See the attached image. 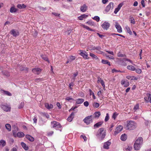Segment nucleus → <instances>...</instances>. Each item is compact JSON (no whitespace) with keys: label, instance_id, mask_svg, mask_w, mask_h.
Instances as JSON below:
<instances>
[{"label":"nucleus","instance_id":"34","mask_svg":"<svg viewBox=\"0 0 151 151\" xmlns=\"http://www.w3.org/2000/svg\"><path fill=\"white\" fill-rule=\"evenodd\" d=\"M21 145L22 147L25 149V150H28V147L26 146V144L23 142H22L21 143Z\"/></svg>","mask_w":151,"mask_h":151},{"label":"nucleus","instance_id":"8","mask_svg":"<svg viewBox=\"0 0 151 151\" xmlns=\"http://www.w3.org/2000/svg\"><path fill=\"white\" fill-rule=\"evenodd\" d=\"M1 107L6 112L10 111L11 108L9 106L5 105H2L1 106Z\"/></svg>","mask_w":151,"mask_h":151},{"label":"nucleus","instance_id":"53","mask_svg":"<svg viewBox=\"0 0 151 151\" xmlns=\"http://www.w3.org/2000/svg\"><path fill=\"white\" fill-rule=\"evenodd\" d=\"M124 61H128L129 62H130L131 64H133V62L132 61L130 60L129 59H127V58H124Z\"/></svg>","mask_w":151,"mask_h":151},{"label":"nucleus","instance_id":"28","mask_svg":"<svg viewBox=\"0 0 151 151\" xmlns=\"http://www.w3.org/2000/svg\"><path fill=\"white\" fill-rule=\"evenodd\" d=\"M6 145V141L3 140L1 139L0 141V147H4Z\"/></svg>","mask_w":151,"mask_h":151},{"label":"nucleus","instance_id":"29","mask_svg":"<svg viewBox=\"0 0 151 151\" xmlns=\"http://www.w3.org/2000/svg\"><path fill=\"white\" fill-rule=\"evenodd\" d=\"M88 16V15L83 14L78 17V19L80 20H83L84 18H86Z\"/></svg>","mask_w":151,"mask_h":151},{"label":"nucleus","instance_id":"20","mask_svg":"<svg viewBox=\"0 0 151 151\" xmlns=\"http://www.w3.org/2000/svg\"><path fill=\"white\" fill-rule=\"evenodd\" d=\"M98 83H100L101 84L102 86L103 87H105V85L104 84V81L101 79L99 77L98 78Z\"/></svg>","mask_w":151,"mask_h":151},{"label":"nucleus","instance_id":"6","mask_svg":"<svg viewBox=\"0 0 151 151\" xmlns=\"http://www.w3.org/2000/svg\"><path fill=\"white\" fill-rule=\"evenodd\" d=\"M51 124L52 125L53 128H61V126L59 122L53 121L51 122Z\"/></svg>","mask_w":151,"mask_h":151},{"label":"nucleus","instance_id":"64","mask_svg":"<svg viewBox=\"0 0 151 151\" xmlns=\"http://www.w3.org/2000/svg\"><path fill=\"white\" fill-rule=\"evenodd\" d=\"M141 4L142 6L143 7H144L145 6V4L144 2V0H142L141 1Z\"/></svg>","mask_w":151,"mask_h":151},{"label":"nucleus","instance_id":"41","mask_svg":"<svg viewBox=\"0 0 151 151\" xmlns=\"http://www.w3.org/2000/svg\"><path fill=\"white\" fill-rule=\"evenodd\" d=\"M5 127L9 131H10L11 130V127L10 124H6L5 125Z\"/></svg>","mask_w":151,"mask_h":151},{"label":"nucleus","instance_id":"35","mask_svg":"<svg viewBox=\"0 0 151 151\" xmlns=\"http://www.w3.org/2000/svg\"><path fill=\"white\" fill-rule=\"evenodd\" d=\"M81 26L83 28H85L86 29H87V30H88L89 31H94V30L90 29L87 26H86L84 24H82L81 25Z\"/></svg>","mask_w":151,"mask_h":151},{"label":"nucleus","instance_id":"30","mask_svg":"<svg viewBox=\"0 0 151 151\" xmlns=\"http://www.w3.org/2000/svg\"><path fill=\"white\" fill-rule=\"evenodd\" d=\"M101 115V113L99 111H96L93 114L94 117L95 118H99Z\"/></svg>","mask_w":151,"mask_h":151},{"label":"nucleus","instance_id":"54","mask_svg":"<svg viewBox=\"0 0 151 151\" xmlns=\"http://www.w3.org/2000/svg\"><path fill=\"white\" fill-rule=\"evenodd\" d=\"M74 85V83H71L69 84V87L70 89L72 90V87Z\"/></svg>","mask_w":151,"mask_h":151},{"label":"nucleus","instance_id":"12","mask_svg":"<svg viewBox=\"0 0 151 151\" xmlns=\"http://www.w3.org/2000/svg\"><path fill=\"white\" fill-rule=\"evenodd\" d=\"M18 129L17 127H16L15 126H13L12 127V132L13 135L15 137H17V133L18 131Z\"/></svg>","mask_w":151,"mask_h":151},{"label":"nucleus","instance_id":"48","mask_svg":"<svg viewBox=\"0 0 151 151\" xmlns=\"http://www.w3.org/2000/svg\"><path fill=\"white\" fill-rule=\"evenodd\" d=\"M93 106L95 108H98L99 106V103L95 102L93 104Z\"/></svg>","mask_w":151,"mask_h":151},{"label":"nucleus","instance_id":"26","mask_svg":"<svg viewBox=\"0 0 151 151\" xmlns=\"http://www.w3.org/2000/svg\"><path fill=\"white\" fill-rule=\"evenodd\" d=\"M24 136V133L21 132H18L17 134V137H18L19 138L22 137Z\"/></svg>","mask_w":151,"mask_h":151},{"label":"nucleus","instance_id":"62","mask_svg":"<svg viewBox=\"0 0 151 151\" xmlns=\"http://www.w3.org/2000/svg\"><path fill=\"white\" fill-rule=\"evenodd\" d=\"M139 109V104H137L134 107V109L137 110Z\"/></svg>","mask_w":151,"mask_h":151},{"label":"nucleus","instance_id":"23","mask_svg":"<svg viewBox=\"0 0 151 151\" xmlns=\"http://www.w3.org/2000/svg\"><path fill=\"white\" fill-rule=\"evenodd\" d=\"M25 137L31 142H33L34 140V138L29 135H26L25 136Z\"/></svg>","mask_w":151,"mask_h":151},{"label":"nucleus","instance_id":"11","mask_svg":"<svg viewBox=\"0 0 151 151\" xmlns=\"http://www.w3.org/2000/svg\"><path fill=\"white\" fill-rule=\"evenodd\" d=\"M123 127L121 125H119L116 128L115 132H114V134L116 135L118 133H119L123 129Z\"/></svg>","mask_w":151,"mask_h":151},{"label":"nucleus","instance_id":"39","mask_svg":"<svg viewBox=\"0 0 151 151\" xmlns=\"http://www.w3.org/2000/svg\"><path fill=\"white\" fill-rule=\"evenodd\" d=\"M126 29L127 32L129 33L130 35H132V32L129 27L127 26L126 27Z\"/></svg>","mask_w":151,"mask_h":151},{"label":"nucleus","instance_id":"4","mask_svg":"<svg viewBox=\"0 0 151 151\" xmlns=\"http://www.w3.org/2000/svg\"><path fill=\"white\" fill-rule=\"evenodd\" d=\"M92 115L88 116L86 117L83 119V121L87 124H89L90 123H92L93 122V119L92 118Z\"/></svg>","mask_w":151,"mask_h":151},{"label":"nucleus","instance_id":"1","mask_svg":"<svg viewBox=\"0 0 151 151\" xmlns=\"http://www.w3.org/2000/svg\"><path fill=\"white\" fill-rule=\"evenodd\" d=\"M143 139L141 137H138L136 140L134 145V149L136 150H139L143 144Z\"/></svg>","mask_w":151,"mask_h":151},{"label":"nucleus","instance_id":"42","mask_svg":"<svg viewBox=\"0 0 151 151\" xmlns=\"http://www.w3.org/2000/svg\"><path fill=\"white\" fill-rule=\"evenodd\" d=\"M86 23L88 24L90 26H94L95 23L91 21H89L86 22Z\"/></svg>","mask_w":151,"mask_h":151},{"label":"nucleus","instance_id":"33","mask_svg":"<svg viewBox=\"0 0 151 151\" xmlns=\"http://www.w3.org/2000/svg\"><path fill=\"white\" fill-rule=\"evenodd\" d=\"M17 7L19 9H22V8H24L26 7V5H24V4H18L17 5Z\"/></svg>","mask_w":151,"mask_h":151},{"label":"nucleus","instance_id":"3","mask_svg":"<svg viewBox=\"0 0 151 151\" xmlns=\"http://www.w3.org/2000/svg\"><path fill=\"white\" fill-rule=\"evenodd\" d=\"M104 129L103 128H101L98 130L96 136L98 137L101 138V140H103L105 137L106 135V132L104 131Z\"/></svg>","mask_w":151,"mask_h":151},{"label":"nucleus","instance_id":"60","mask_svg":"<svg viewBox=\"0 0 151 151\" xmlns=\"http://www.w3.org/2000/svg\"><path fill=\"white\" fill-rule=\"evenodd\" d=\"M81 138H82L84 140V141H86L87 140V138L86 136H83V135H81L80 137Z\"/></svg>","mask_w":151,"mask_h":151},{"label":"nucleus","instance_id":"40","mask_svg":"<svg viewBox=\"0 0 151 151\" xmlns=\"http://www.w3.org/2000/svg\"><path fill=\"white\" fill-rule=\"evenodd\" d=\"M17 9L14 7H12L10 9V12L11 13L15 12L17 11Z\"/></svg>","mask_w":151,"mask_h":151},{"label":"nucleus","instance_id":"63","mask_svg":"<svg viewBox=\"0 0 151 151\" xmlns=\"http://www.w3.org/2000/svg\"><path fill=\"white\" fill-rule=\"evenodd\" d=\"M54 132L52 131L49 132L47 133V135L49 136H51L53 133Z\"/></svg>","mask_w":151,"mask_h":151},{"label":"nucleus","instance_id":"18","mask_svg":"<svg viewBox=\"0 0 151 151\" xmlns=\"http://www.w3.org/2000/svg\"><path fill=\"white\" fill-rule=\"evenodd\" d=\"M87 6L85 4H84L81 6L80 10L82 12H85L87 10Z\"/></svg>","mask_w":151,"mask_h":151},{"label":"nucleus","instance_id":"36","mask_svg":"<svg viewBox=\"0 0 151 151\" xmlns=\"http://www.w3.org/2000/svg\"><path fill=\"white\" fill-rule=\"evenodd\" d=\"M2 74L4 76L9 77L10 76L9 73L6 71H2Z\"/></svg>","mask_w":151,"mask_h":151},{"label":"nucleus","instance_id":"56","mask_svg":"<svg viewBox=\"0 0 151 151\" xmlns=\"http://www.w3.org/2000/svg\"><path fill=\"white\" fill-rule=\"evenodd\" d=\"M42 81V79L40 78H36L35 80V81L36 82H39Z\"/></svg>","mask_w":151,"mask_h":151},{"label":"nucleus","instance_id":"58","mask_svg":"<svg viewBox=\"0 0 151 151\" xmlns=\"http://www.w3.org/2000/svg\"><path fill=\"white\" fill-rule=\"evenodd\" d=\"M123 4L122 3H120L119 4V5L117 7V8H118V9H119V10L120 9L121 7L122 6H123Z\"/></svg>","mask_w":151,"mask_h":151},{"label":"nucleus","instance_id":"37","mask_svg":"<svg viewBox=\"0 0 151 151\" xmlns=\"http://www.w3.org/2000/svg\"><path fill=\"white\" fill-rule=\"evenodd\" d=\"M41 57L43 59L46 61H47L49 63V61L48 60V59L46 55H41Z\"/></svg>","mask_w":151,"mask_h":151},{"label":"nucleus","instance_id":"24","mask_svg":"<svg viewBox=\"0 0 151 151\" xmlns=\"http://www.w3.org/2000/svg\"><path fill=\"white\" fill-rule=\"evenodd\" d=\"M127 68V69L132 71H134L135 70V68L132 65H128Z\"/></svg>","mask_w":151,"mask_h":151},{"label":"nucleus","instance_id":"27","mask_svg":"<svg viewBox=\"0 0 151 151\" xmlns=\"http://www.w3.org/2000/svg\"><path fill=\"white\" fill-rule=\"evenodd\" d=\"M127 138V135L126 134H124L122 135L121 137V139L123 141H125Z\"/></svg>","mask_w":151,"mask_h":151},{"label":"nucleus","instance_id":"55","mask_svg":"<svg viewBox=\"0 0 151 151\" xmlns=\"http://www.w3.org/2000/svg\"><path fill=\"white\" fill-rule=\"evenodd\" d=\"M112 72L113 73H114L115 72H121V71L120 70H116L115 68H114L112 70Z\"/></svg>","mask_w":151,"mask_h":151},{"label":"nucleus","instance_id":"9","mask_svg":"<svg viewBox=\"0 0 151 151\" xmlns=\"http://www.w3.org/2000/svg\"><path fill=\"white\" fill-rule=\"evenodd\" d=\"M101 26L103 29L107 30L109 27L110 24L108 22H105L102 24Z\"/></svg>","mask_w":151,"mask_h":151},{"label":"nucleus","instance_id":"14","mask_svg":"<svg viewBox=\"0 0 151 151\" xmlns=\"http://www.w3.org/2000/svg\"><path fill=\"white\" fill-rule=\"evenodd\" d=\"M111 143L109 141L105 142L104 143L103 147L104 148L108 149H109V146L111 145Z\"/></svg>","mask_w":151,"mask_h":151},{"label":"nucleus","instance_id":"22","mask_svg":"<svg viewBox=\"0 0 151 151\" xmlns=\"http://www.w3.org/2000/svg\"><path fill=\"white\" fill-rule=\"evenodd\" d=\"M74 113L72 112L70 116L68 118V120L70 122L72 121V119L74 117Z\"/></svg>","mask_w":151,"mask_h":151},{"label":"nucleus","instance_id":"49","mask_svg":"<svg viewBox=\"0 0 151 151\" xmlns=\"http://www.w3.org/2000/svg\"><path fill=\"white\" fill-rule=\"evenodd\" d=\"M118 114H117L116 112H114L112 116V118L114 119H115L117 116L118 115Z\"/></svg>","mask_w":151,"mask_h":151},{"label":"nucleus","instance_id":"50","mask_svg":"<svg viewBox=\"0 0 151 151\" xmlns=\"http://www.w3.org/2000/svg\"><path fill=\"white\" fill-rule=\"evenodd\" d=\"M42 115L44 116H45L47 118H48L49 117V115L48 114L45 113H42Z\"/></svg>","mask_w":151,"mask_h":151},{"label":"nucleus","instance_id":"7","mask_svg":"<svg viewBox=\"0 0 151 151\" xmlns=\"http://www.w3.org/2000/svg\"><path fill=\"white\" fill-rule=\"evenodd\" d=\"M42 70V69L40 68H35L33 69L32 70V72L35 74L37 75L40 74Z\"/></svg>","mask_w":151,"mask_h":151},{"label":"nucleus","instance_id":"44","mask_svg":"<svg viewBox=\"0 0 151 151\" xmlns=\"http://www.w3.org/2000/svg\"><path fill=\"white\" fill-rule=\"evenodd\" d=\"M134 71H135L136 73L138 74H140L142 72V70L138 68H135V70Z\"/></svg>","mask_w":151,"mask_h":151},{"label":"nucleus","instance_id":"61","mask_svg":"<svg viewBox=\"0 0 151 151\" xmlns=\"http://www.w3.org/2000/svg\"><path fill=\"white\" fill-rule=\"evenodd\" d=\"M106 56L110 59H113V60L114 59V57L112 56H110L109 55H108Z\"/></svg>","mask_w":151,"mask_h":151},{"label":"nucleus","instance_id":"43","mask_svg":"<svg viewBox=\"0 0 151 151\" xmlns=\"http://www.w3.org/2000/svg\"><path fill=\"white\" fill-rule=\"evenodd\" d=\"M1 92L2 93H3L5 94H11V93H10L7 91H5L1 90Z\"/></svg>","mask_w":151,"mask_h":151},{"label":"nucleus","instance_id":"5","mask_svg":"<svg viewBox=\"0 0 151 151\" xmlns=\"http://www.w3.org/2000/svg\"><path fill=\"white\" fill-rule=\"evenodd\" d=\"M78 52H80L79 54L81 56H82L83 58L85 59H88V53L86 51L81 50H80L78 51Z\"/></svg>","mask_w":151,"mask_h":151},{"label":"nucleus","instance_id":"32","mask_svg":"<svg viewBox=\"0 0 151 151\" xmlns=\"http://www.w3.org/2000/svg\"><path fill=\"white\" fill-rule=\"evenodd\" d=\"M45 106L46 108L48 109H50L53 107V106L52 104H50L47 103H46L45 104Z\"/></svg>","mask_w":151,"mask_h":151},{"label":"nucleus","instance_id":"45","mask_svg":"<svg viewBox=\"0 0 151 151\" xmlns=\"http://www.w3.org/2000/svg\"><path fill=\"white\" fill-rule=\"evenodd\" d=\"M93 19L96 21L97 22H99L100 20L99 17L98 16H96L93 18Z\"/></svg>","mask_w":151,"mask_h":151},{"label":"nucleus","instance_id":"31","mask_svg":"<svg viewBox=\"0 0 151 151\" xmlns=\"http://www.w3.org/2000/svg\"><path fill=\"white\" fill-rule=\"evenodd\" d=\"M76 104H80L82 103L84 101V100L82 99H79L76 100Z\"/></svg>","mask_w":151,"mask_h":151},{"label":"nucleus","instance_id":"51","mask_svg":"<svg viewBox=\"0 0 151 151\" xmlns=\"http://www.w3.org/2000/svg\"><path fill=\"white\" fill-rule=\"evenodd\" d=\"M78 73L77 72L76 73H74L73 75L72 78L74 80L76 78V76L78 75Z\"/></svg>","mask_w":151,"mask_h":151},{"label":"nucleus","instance_id":"2","mask_svg":"<svg viewBox=\"0 0 151 151\" xmlns=\"http://www.w3.org/2000/svg\"><path fill=\"white\" fill-rule=\"evenodd\" d=\"M137 127V124L132 121H127L126 128L127 129L131 130H133L136 128Z\"/></svg>","mask_w":151,"mask_h":151},{"label":"nucleus","instance_id":"16","mask_svg":"<svg viewBox=\"0 0 151 151\" xmlns=\"http://www.w3.org/2000/svg\"><path fill=\"white\" fill-rule=\"evenodd\" d=\"M113 2H110L108 5L106 7L105 10L107 12H108L111 8V6H113Z\"/></svg>","mask_w":151,"mask_h":151},{"label":"nucleus","instance_id":"15","mask_svg":"<svg viewBox=\"0 0 151 151\" xmlns=\"http://www.w3.org/2000/svg\"><path fill=\"white\" fill-rule=\"evenodd\" d=\"M126 78L130 80H137L138 79V78L134 76H126Z\"/></svg>","mask_w":151,"mask_h":151},{"label":"nucleus","instance_id":"46","mask_svg":"<svg viewBox=\"0 0 151 151\" xmlns=\"http://www.w3.org/2000/svg\"><path fill=\"white\" fill-rule=\"evenodd\" d=\"M70 59L69 61L70 62H71L73 60H74L76 58V57L75 56H69Z\"/></svg>","mask_w":151,"mask_h":151},{"label":"nucleus","instance_id":"57","mask_svg":"<svg viewBox=\"0 0 151 151\" xmlns=\"http://www.w3.org/2000/svg\"><path fill=\"white\" fill-rule=\"evenodd\" d=\"M93 49H96V50H98L97 51H96V52L97 53H99V52H100V51L99 50H100L101 49V47H96V48H94Z\"/></svg>","mask_w":151,"mask_h":151},{"label":"nucleus","instance_id":"21","mask_svg":"<svg viewBox=\"0 0 151 151\" xmlns=\"http://www.w3.org/2000/svg\"><path fill=\"white\" fill-rule=\"evenodd\" d=\"M144 99L147 102L151 103V95H147V96L144 97Z\"/></svg>","mask_w":151,"mask_h":151},{"label":"nucleus","instance_id":"17","mask_svg":"<svg viewBox=\"0 0 151 151\" xmlns=\"http://www.w3.org/2000/svg\"><path fill=\"white\" fill-rule=\"evenodd\" d=\"M121 84L122 85H124V86L127 87L129 85V83L127 81H126L124 80H122L121 82Z\"/></svg>","mask_w":151,"mask_h":151},{"label":"nucleus","instance_id":"52","mask_svg":"<svg viewBox=\"0 0 151 151\" xmlns=\"http://www.w3.org/2000/svg\"><path fill=\"white\" fill-rule=\"evenodd\" d=\"M109 119V116L108 113H107L106 116L105 118V121L106 122Z\"/></svg>","mask_w":151,"mask_h":151},{"label":"nucleus","instance_id":"25","mask_svg":"<svg viewBox=\"0 0 151 151\" xmlns=\"http://www.w3.org/2000/svg\"><path fill=\"white\" fill-rule=\"evenodd\" d=\"M90 55L91 57L93 58V59H95L96 60H97V61H99V59L97 57L96 55H95L94 54H93L92 53H90Z\"/></svg>","mask_w":151,"mask_h":151},{"label":"nucleus","instance_id":"59","mask_svg":"<svg viewBox=\"0 0 151 151\" xmlns=\"http://www.w3.org/2000/svg\"><path fill=\"white\" fill-rule=\"evenodd\" d=\"M83 104L86 107L88 106L89 105V103L87 101H86L84 102Z\"/></svg>","mask_w":151,"mask_h":151},{"label":"nucleus","instance_id":"10","mask_svg":"<svg viewBox=\"0 0 151 151\" xmlns=\"http://www.w3.org/2000/svg\"><path fill=\"white\" fill-rule=\"evenodd\" d=\"M115 26L118 32L121 33L122 32V28L118 22H116Z\"/></svg>","mask_w":151,"mask_h":151},{"label":"nucleus","instance_id":"13","mask_svg":"<svg viewBox=\"0 0 151 151\" xmlns=\"http://www.w3.org/2000/svg\"><path fill=\"white\" fill-rule=\"evenodd\" d=\"M104 123L103 121H100L96 123L95 124H94L93 126L94 129H96V128H99Z\"/></svg>","mask_w":151,"mask_h":151},{"label":"nucleus","instance_id":"19","mask_svg":"<svg viewBox=\"0 0 151 151\" xmlns=\"http://www.w3.org/2000/svg\"><path fill=\"white\" fill-rule=\"evenodd\" d=\"M10 33L11 35H13L14 37H16L17 36L19 35V32L16 31L14 29L12 30Z\"/></svg>","mask_w":151,"mask_h":151},{"label":"nucleus","instance_id":"47","mask_svg":"<svg viewBox=\"0 0 151 151\" xmlns=\"http://www.w3.org/2000/svg\"><path fill=\"white\" fill-rule=\"evenodd\" d=\"M24 102H21L20 105H19L18 108L19 109L22 108L24 107Z\"/></svg>","mask_w":151,"mask_h":151},{"label":"nucleus","instance_id":"38","mask_svg":"<svg viewBox=\"0 0 151 151\" xmlns=\"http://www.w3.org/2000/svg\"><path fill=\"white\" fill-rule=\"evenodd\" d=\"M101 62L103 64H108L109 66L111 65V64L108 61V60H102Z\"/></svg>","mask_w":151,"mask_h":151}]
</instances>
